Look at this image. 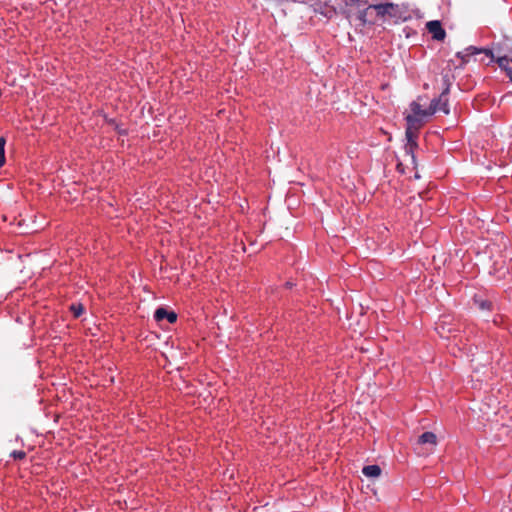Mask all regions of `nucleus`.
<instances>
[{"label":"nucleus","instance_id":"2eb2a0df","mask_svg":"<svg viewBox=\"0 0 512 512\" xmlns=\"http://www.w3.org/2000/svg\"><path fill=\"white\" fill-rule=\"evenodd\" d=\"M343 3L345 4V6H353L355 5L357 2H359V0H342Z\"/></svg>","mask_w":512,"mask_h":512},{"label":"nucleus","instance_id":"a211bd4d","mask_svg":"<svg viewBox=\"0 0 512 512\" xmlns=\"http://www.w3.org/2000/svg\"><path fill=\"white\" fill-rule=\"evenodd\" d=\"M505 73H506L507 77L510 79L512 77V68H507L505 70Z\"/></svg>","mask_w":512,"mask_h":512},{"label":"nucleus","instance_id":"f257e3e1","mask_svg":"<svg viewBox=\"0 0 512 512\" xmlns=\"http://www.w3.org/2000/svg\"><path fill=\"white\" fill-rule=\"evenodd\" d=\"M443 82V90L438 98H434L429 106V112L430 114H435L436 112H443L444 114H449V103H448V94L450 92V78L448 75H444L442 77Z\"/></svg>","mask_w":512,"mask_h":512},{"label":"nucleus","instance_id":"6ab92c4d","mask_svg":"<svg viewBox=\"0 0 512 512\" xmlns=\"http://www.w3.org/2000/svg\"><path fill=\"white\" fill-rule=\"evenodd\" d=\"M117 131L119 134H122V135H125L126 134V130L125 129H121L119 128L118 126L116 127Z\"/></svg>","mask_w":512,"mask_h":512},{"label":"nucleus","instance_id":"39448f33","mask_svg":"<svg viewBox=\"0 0 512 512\" xmlns=\"http://www.w3.org/2000/svg\"><path fill=\"white\" fill-rule=\"evenodd\" d=\"M437 444V436L433 433V432H424L423 434H421L418 438V441H417V447L415 448L416 450L419 449L420 446H424V445H428L430 446V449L427 451H431L433 450V448L436 446Z\"/></svg>","mask_w":512,"mask_h":512},{"label":"nucleus","instance_id":"7ed1b4c3","mask_svg":"<svg viewBox=\"0 0 512 512\" xmlns=\"http://www.w3.org/2000/svg\"><path fill=\"white\" fill-rule=\"evenodd\" d=\"M411 111H412V115H408L406 117V120L408 123H413L415 121H421L423 118L425 117H428V116H431L432 114L428 113L429 112V108L428 109H422L421 105L417 102H412L411 105Z\"/></svg>","mask_w":512,"mask_h":512},{"label":"nucleus","instance_id":"f03ea898","mask_svg":"<svg viewBox=\"0 0 512 512\" xmlns=\"http://www.w3.org/2000/svg\"><path fill=\"white\" fill-rule=\"evenodd\" d=\"M426 29L436 41H443L446 37V32L443 29L439 20H432L426 23Z\"/></svg>","mask_w":512,"mask_h":512},{"label":"nucleus","instance_id":"412c9836","mask_svg":"<svg viewBox=\"0 0 512 512\" xmlns=\"http://www.w3.org/2000/svg\"><path fill=\"white\" fill-rule=\"evenodd\" d=\"M509 80H510V81H511V83H512V77H511Z\"/></svg>","mask_w":512,"mask_h":512},{"label":"nucleus","instance_id":"20e7f679","mask_svg":"<svg viewBox=\"0 0 512 512\" xmlns=\"http://www.w3.org/2000/svg\"><path fill=\"white\" fill-rule=\"evenodd\" d=\"M467 52L466 55H464L463 52H458L457 53V57L459 58H462L463 62H467L468 60L466 59V57H469L470 55H475V54H479V53H484L486 56L490 57L491 61H494V54H493V51L491 49H488V48H477L475 46H469L468 48H466L465 50Z\"/></svg>","mask_w":512,"mask_h":512},{"label":"nucleus","instance_id":"f3484780","mask_svg":"<svg viewBox=\"0 0 512 512\" xmlns=\"http://www.w3.org/2000/svg\"><path fill=\"white\" fill-rule=\"evenodd\" d=\"M365 13H366V10H364V11L360 12V14H359V19H360L361 21H363V22H365V21H366V20H365Z\"/></svg>","mask_w":512,"mask_h":512},{"label":"nucleus","instance_id":"1a4fd4ad","mask_svg":"<svg viewBox=\"0 0 512 512\" xmlns=\"http://www.w3.org/2000/svg\"><path fill=\"white\" fill-rule=\"evenodd\" d=\"M395 10H391L389 13V17L392 18L395 22L405 21L408 16L406 15V11H404L399 5L394 4Z\"/></svg>","mask_w":512,"mask_h":512},{"label":"nucleus","instance_id":"4468645a","mask_svg":"<svg viewBox=\"0 0 512 512\" xmlns=\"http://www.w3.org/2000/svg\"><path fill=\"white\" fill-rule=\"evenodd\" d=\"M11 456L14 458V459H24L26 457V453L24 451H20V450H15L12 452Z\"/></svg>","mask_w":512,"mask_h":512},{"label":"nucleus","instance_id":"ddd939ff","mask_svg":"<svg viewBox=\"0 0 512 512\" xmlns=\"http://www.w3.org/2000/svg\"><path fill=\"white\" fill-rule=\"evenodd\" d=\"M74 317L78 318L80 317L84 312V307L81 303L72 304L70 307Z\"/></svg>","mask_w":512,"mask_h":512},{"label":"nucleus","instance_id":"dca6fc26","mask_svg":"<svg viewBox=\"0 0 512 512\" xmlns=\"http://www.w3.org/2000/svg\"><path fill=\"white\" fill-rule=\"evenodd\" d=\"M490 305H491V303H490V302L483 301V302H481V304H480V308H481V309H489V308H490Z\"/></svg>","mask_w":512,"mask_h":512},{"label":"nucleus","instance_id":"423d86ee","mask_svg":"<svg viewBox=\"0 0 512 512\" xmlns=\"http://www.w3.org/2000/svg\"><path fill=\"white\" fill-rule=\"evenodd\" d=\"M154 318L158 322L166 319L169 323H174L177 320V314L163 307H159L155 310Z\"/></svg>","mask_w":512,"mask_h":512},{"label":"nucleus","instance_id":"6e6552de","mask_svg":"<svg viewBox=\"0 0 512 512\" xmlns=\"http://www.w3.org/2000/svg\"><path fill=\"white\" fill-rule=\"evenodd\" d=\"M374 9L378 16L389 17V13L391 10H395L393 3H384V4H373L369 5L366 10Z\"/></svg>","mask_w":512,"mask_h":512},{"label":"nucleus","instance_id":"9b49d317","mask_svg":"<svg viewBox=\"0 0 512 512\" xmlns=\"http://www.w3.org/2000/svg\"><path fill=\"white\" fill-rule=\"evenodd\" d=\"M494 61H496V63L498 64V66L503 69L504 71L507 69V68H511L509 66V58L507 56H502V57H498L497 59L494 58Z\"/></svg>","mask_w":512,"mask_h":512},{"label":"nucleus","instance_id":"0eeeda50","mask_svg":"<svg viewBox=\"0 0 512 512\" xmlns=\"http://www.w3.org/2000/svg\"><path fill=\"white\" fill-rule=\"evenodd\" d=\"M407 143L405 144V152L411 155L412 160H415L414 149L417 147L414 133L408 128L405 132Z\"/></svg>","mask_w":512,"mask_h":512},{"label":"nucleus","instance_id":"9d476101","mask_svg":"<svg viewBox=\"0 0 512 512\" xmlns=\"http://www.w3.org/2000/svg\"><path fill=\"white\" fill-rule=\"evenodd\" d=\"M362 473L366 477H378L381 474V468L378 465H367L363 467Z\"/></svg>","mask_w":512,"mask_h":512},{"label":"nucleus","instance_id":"f8f14e48","mask_svg":"<svg viewBox=\"0 0 512 512\" xmlns=\"http://www.w3.org/2000/svg\"><path fill=\"white\" fill-rule=\"evenodd\" d=\"M5 144L6 140L4 137H0V167H2L5 164L6 158H5Z\"/></svg>","mask_w":512,"mask_h":512},{"label":"nucleus","instance_id":"aec40b11","mask_svg":"<svg viewBox=\"0 0 512 512\" xmlns=\"http://www.w3.org/2000/svg\"><path fill=\"white\" fill-rule=\"evenodd\" d=\"M509 80H510V81H511V83H512V77H511Z\"/></svg>","mask_w":512,"mask_h":512}]
</instances>
